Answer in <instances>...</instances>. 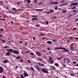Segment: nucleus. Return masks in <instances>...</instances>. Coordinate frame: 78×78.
Instances as JSON below:
<instances>
[{
    "instance_id": "nucleus-1",
    "label": "nucleus",
    "mask_w": 78,
    "mask_h": 78,
    "mask_svg": "<svg viewBox=\"0 0 78 78\" xmlns=\"http://www.w3.org/2000/svg\"><path fill=\"white\" fill-rule=\"evenodd\" d=\"M7 50H8L9 51H11V52H12L14 54H19V52L17 51V50H15L14 51L12 49H7Z\"/></svg>"
},
{
    "instance_id": "nucleus-2",
    "label": "nucleus",
    "mask_w": 78,
    "mask_h": 78,
    "mask_svg": "<svg viewBox=\"0 0 78 78\" xmlns=\"http://www.w3.org/2000/svg\"><path fill=\"white\" fill-rule=\"evenodd\" d=\"M41 71L44 73H49L47 69H46L45 68H41Z\"/></svg>"
},
{
    "instance_id": "nucleus-3",
    "label": "nucleus",
    "mask_w": 78,
    "mask_h": 78,
    "mask_svg": "<svg viewBox=\"0 0 78 78\" xmlns=\"http://www.w3.org/2000/svg\"><path fill=\"white\" fill-rule=\"evenodd\" d=\"M62 49H60V50H64L62 51L63 52H69V50H68V49H66V48H62L61 47Z\"/></svg>"
},
{
    "instance_id": "nucleus-4",
    "label": "nucleus",
    "mask_w": 78,
    "mask_h": 78,
    "mask_svg": "<svg viewBox=\"0 0 78 78\" xmlns=\"http://www.w3.org/2000/svg\"><path fill=\"white\" fill-rule=\"evenodd\" d=\"M73 45V43H72L70 44V49L71 50H73L75 49V47H74Z\"/></svg>"
},
{
    "instance_id": "nucleus-5",
    "label": "nucleus",
    "mask_w": 78,
    "mask_h": 78,
    "mask_svg": "<svg viewBox=\"0 0 78 78\" xmlns=\"http://www.w3.org/2000/svg\"><path fill=\"white\" fill-rule=\"evenodd\" d=\"M35 68L37 69V70L39 72H41V68L37 66H35Z\"/></svg>"
},
{
    "instance_id": "nucleus-6",
    "label": "nucleus",
    "mask_w": 78,
    "mask_h": 78,
    "mask_svg": "<svg viewBox=\"0 0 78 78\" xmlns=\"http://www.w3.org/2000/svg\"><path fill=\"white\" fill-rule=\"evenodd\" d=\"M49 62H51V64L54 63V61L53 60V58L51 57H50L49 58Z\"/></svg>"
},
{
    "instance_id": "nucleus-7",
    "label": "nucleus",
    "mask_w": 78,
    "mask_h": 78,
    "mask_svg": "<svg viewBox=\"0 0 78 78\" xmlns=\"http://www.w3.org/2000/svg\"><path fill=\"white\" fill-rule=\"evenodd\" d=\"M36 55H37V56H42V54H41V53L40 52L37 51L36 52Z\"/></svg>"
},
{
    "instance_id": "nucleus-8",
    "label": "nucleus",
    "mask_w": 78,
    "mask_h": 78,
    "mask_svg": "<svg viewBox=\"0 0 78 78\" xmlns=\"http://www.w3.org/2000/svg\"><path fill=\"white\" fill-rule=\"evenodd\" d=\"M4 70V69L2 66H0V73H2L3 72Z\"/></svg>"
},
{
    "instance_id": "nucleus-9",
    "label": "nucleus",
    "mask_w": 78,
    "mask_h": 78,
    "mask_svg": "<svg viewBox=\"0 0 78 78\" xmlns=\"http://www.w3.org/2000/svg\"><path fill=\"white\" fill-rule=\"evenodd\" d=\"M78 5V2H74L73 3H71L70 4V5H71V6H73V5H75L76 6Z\"/></svg>"
},
{
    "instance_id": "nucleus-10",
    "label": "nucleus",
    "mask_w": 78,
    "mask_h": 78,
    "mask_svg": "<svg viewBox=\"0 0 78 78\" xmlns=\"http://www.w3.org/2000/svg\"><path fill=\"white\" fill-rule=\"evenodd\" d=\"M23 74L24 75V77H26L28 76V73H27V72L24 73Z\"/></svg>"
},
{
    "instance_id": "nucleus-11",
    "label": "nucleus",
    "mask_w": 78,
    "mask_h": 78,
    "mask_svg": "<svg viewBox=\"0 0 78 78\" xmlns=\"http://www.w3.org/2000/svg\"><path fill=\"white\" fill-rule=\"evenodd\" d=\"M67 4V3H65L62 4H61L59 6H64V5H66Z\"/></svg>"
},
{
    "instance_id": "nucleus-12",
    "label": "nucleus",
    "mask_w": 78,
    "mask_h": 78,
    "mask_svg": "<svg viewBox=\"0 0 78 78\" xmlns=\"http://www.w3.org/2000/svg\"><path fill=\"white\" fill-rule=\"evenodd\" d=\"M47 44H49L50 45H51V44H52V41H47Z\"/></svg>"
},
{
    "instance_id": "nucleus-13",
    "label": "nucleus",
    "mask_w": 78,
    "mask_h": 78,
    "mask_svg": "<svg viewBox=\"0 0 78 78\" xmlns=\"http://www.w3.org/2000/svg\"><path fill=\"white\" fill-rule=\"evenodd\" d=\"M3 62L4 63H5L7 62H9V61L8 60L6 59L4 60Z\"/></svg>"
},
{
    "instance_id": "nucleus-14",
    "label": "nucleus",
    "mask_w": 78,
    "mask_h": 78,
    "mask_svg": "<svg viewBox=\"0 0 78 78\" xmlns=\"http://www.w3.org/2000/svg\"><path fill=\"white\" fill-rule=\"evenodd\" d=\"M35 10H36L37 11H43L44 10V9H35Z\"/></svg>"
},
{
    "instance_id": "nucleus-15",
    "label": "nucleus",
    "mask_w": 78,
    "mask_h": 78,
    "mask_svg": "<svg viewBox=\"0 0 78 78\" xmlns=\"http://www.w3.org/2000/svg\"><path fill=\"white\" fill-rule=\"evenodd\" d=\"M40 35L41 36H44L45 35L42 32L40 33Z\"/></svg>"
},
{
    "instance_id": "nucleus-16",
    "label": "nucleus",
    "mask_w": 78,
    "mask_h": 78,
    "mask_svg": "<svg viewBox=\"0 0 78 78\" xmlns=\"http://www.w3.org/2000/svg\"><path fill=\"white\" fill-rule=\"evenodd\" d=\"M68 59L65 58L63 59L64 61L63 62L64 63H66V62L67 63V61L68 60H67Z\"/></svg>"
},
{
    "instance_id": "nucleus-17",
    "label": "nucleus",
    "mask_w": 78,
    "mask_h": 78,
    "mask_svg": "<svg viewBox=\"0 0 78 78\" xmlns=\"http://www.w3.org/2000/svg\"><path fill=\"white\" fill-rule=\"evenodd\" d=\"M58 49L59 50H61V49H62V48H61V47H60L58 48H57L56 47L55 48V50H58Z\"/></svg>"
},
{
    "instance_id": "nucleus-18",
    "label": "nucleus",
    "mask_w": 78,
    "mask_h": 78,
    "mask_svg": "<svg viewBox=\"0 0 78 78\" xmlns=\"http://www.w3.org/2000/svg\"><path fill=\"white\" fill-rule=\"evenodd\" d=\"M32 20H38V18H33Z\"/></svg>"
},
{
    "instance_id": "nucleus-19",
    "label": "nucleus",
    "mask_w": 78,
    "mask_h": 78,
    "mask_svg": "<svg viewBox=\"0 0 78 78\" xmlns=\"http://www.w3.org/2000/svg\"><path fill=\"white\" fill-rule=\"evenodd\" d=\"M65 2V1L64 0H62V1H60L59 2L60 3H63Z\"/></svg>"
},
{
    "instance_id": "nucleus-20",
    "label": "nucleus",
    "mask_w": 78,
    "mask_h": 78,
    "mask_svg": "<svg viewBox=\"0 0 78 78\" xmlns=\"http://www.w3.org/2000/svg\"><path fill=\"white\" fill-rule=\"evenodd\" d=\"M38 64L40 66H44V64L41 63V62H38Z\"/></svg>"
},
{
    "instance_id": "nucleus-21",
    "label": "nucleus",
    "mask_w": 78,
    "mask_h": 78,
    "mask_svg": "<svg viewBox=\"0 0 78 78\" xmlns=\"http://www.w3.org/2000/svg\"><path fill=\"white\" fill-rule=\"evenodd\" d=\"M10 55H11V54H10V52H9V51L7 52L6 53V55L7 56H10Z\"/></svg>"
},
{
    "instance_id": "nucleus-22",
    "label": "nucleus",
    "mask_w": 78,
    "mask_h": 78,
    "mask_svg": "<svg viewBox=\"0 0 78 78\" xmlns=\"http://www.w3.org/2000/svg\"><path fill=\"white\" fill-rule=\"evenodd\" d=\"M12 10H13V11H15V12H17V10H16V8H12Z\"/></svg>"
},
{
    "instance_id": "nucleus-23",
    "label": "nucleus",
    "mask_w": 78,
    "mask_h": 78,
    "mask_svg": "<svg viewBox=\"0 0 78 78\" xmlns=\"http://www.w3.org/2000/svg\"><path fill=\"white\" fill-rule=\"evenodd\" d=\"M30 69L32 70V71H33V72H34V68L33 67H30Z\"/></svg>"
},
{
    "instance_id": "nucleus-24",
    "label": "nucleus",
    "mask_w": 78,
    "mask_h": 78,
    "mask_svg": "<svg viewBox=\"0 0 78 78\" xmlns=\"http://www.w3.org/2000/svg\"><path fill=\"white\" fill-rule=\"evenodd\" d=\"M50 13H52V12H54V10H50Z\"/></svg>"
},
{
    "instance_id": "nucleus-25",
    "label": "nucleus",
    "mask_w": 78,
    "mask_h": 78,
    "mask_svg": "<svg viewBox=\"0 0 78 78\" xmlns=\"http://www.w3.org/2000/svg\"><path fill=\"white\" fill-rule=\"evenodd\" d=\"M73 13H76L77 12V11L76 10H73Z\"/></svg>"
},
{
    "instance_id": "nucleus-26",
    "label": "nucleus",
    "mask_w": 78,
    "mask_h": 78,
    "mask_svg": "<svg viewBox=\"0 0 78 78\" xmlns=\"http://www.w3.org/2000/svg\"><path fill=\"white\" fill-rule=\"evenodd\" d=\"M54 65L55 66H59V65L57 63H55Z\"/></svg>"
},
{
    "instance_id": "nucleus-27",
    "label": "nucleus",
    "mask_w": 78,
    "mask_h": 78,
    "mask_svg": "<svg viewBox=\"0 0 78 78\" xmlns=\"http://www.w3.org/2000/svg\"><path fill=\"white\" fill-rule=\"evenodd\" d=\"M50 3L51 5H54V2H51V1H50Z\"/></svg>"
},
{
    "instance_id": "nucleus-28",
    "label": "nucleus",
    "mask_w": 78,
    "mask_h": 78,
    "mask_svg": "<svg viewBox=\"0 0 78 78\" xmlns=\"http://www.w3.org/2000/svg\"><path fill=\"white\" fill-rule=\"evenodd\" d=\"M67 63H69V62H70V59H69L67 60Z\"/></svg>"
},
{
    "instance_id": "nucleus-29",
    "label": "nucleus",
    "mask_w": 78,
    "mask_h": 78,
    "mask_svg": "<svg viewBox=\"0 0 78 78\" xmlns=\"http://www.w3.org/2000/svg\"><path fill=\"white\" fill-rule=\"evenodd\" d=\"M74 39V38L72 37H69V40H70V39Z\"/></svg>"
},
{
    "instance_id": "nucleus-30",
    "label": "nucleus",
    "mask_w": 78,
    "mask_h": 78,
    "mask_svg": "<svg viewBox=\"0 0 78 78\" xmlns=\"http://www.w3.org/2000/svg\"><path fill=\"white\" fill-rule=\"evenodd\" d=\"M21 78H24V76L23 74H21Z\"/></svg>"
},
{
    "instance_id": "nucleus-31",
    "label": "nucleus",
    "mask_w": 78,
    "mask_h": 78,
    "mask_svg": "<svg viewBox=\"0 0 78 78\" xmlns=\"http://www.w3.org/2000/svg\"><path fill=\"white\" fill-rule=\"evenodd\" d=\"M32 17H37V16H34V15H32Z\"/></svg>"
},
{
    "instance_id": "nucleus-32",
    "label": "nucleus",
    "mask_w": 78,
    "mask_h": 78,
    "mask_svg": "<svg viewBox=\"0 0 78 78\" xmlns=\"http://www.w3.org/2000/svg\"><path fill=\"white\" fill-rule=\"evenodd\" d=\"M16 59H20V57L17 56L16 57Z\"/></svg>"
},
{
    "instance_id": "nucleus-33",
    "label": "nucleus",
    "mask_w": 78,
    "mask_h": 78,
    "mask_svg": "<svg viewBox=\"0 0 78 78\" xmlns=\"http://www.w3.org/2000/svg\"><path fill=\"white\" fill-rule=\"evenodd\" d=\"M64 13H66V12H67V10H64L62 11Z\"/></svg>"
},
{
    "instance_id": "nucleus-34",
    "label": "nucleus",
    "mask_w": 78,
    "mask_h": 78,
    "mask_svg": "<svg viewBox=\"0 0 78 78\" xmlns=\"http://www.w3.org/2000/svg\"><path fill=\"white\" fill-rule=\"evenodd\" d=\"M30 3V0H28L27 1V3L29 4Z\"/></svg>"
},
{
    "instance_id": "nucleus-35",
    "label": "nucleus",
    "mask_w": 78,
    "mask_h": 78,
    "mask_svg": "<svg viewBox=\"0 0 78 78\" xmlns=\"http://www.w3.org/2000/svg\"><path fill=\"white\" fill-rule=\"evenodd\" d=\"M55 10H57L58 9V6H56L55 8Z\"/></svg>"
},
{
    "instance_id": "nucleus-36",
    "label": "nucleus",
    "mask_w": 78,
    "mask_h": 78,
    "mask_svg": "<svg viewBox=\"0 0 78 78\" xmlns=\"http://www.w3.org/2000/svg\"><path fill=\"white\" fill-rule=\"evenodd\" d=\"M9 47V46H7L5 47H4L3 48H7V47Z\"/></svg>"
},
{
    "instance_id": "nucleus-37",
    "label": "nucleus",
    "mask_w": 78,
    "mask_h": 78,
    "mask_svg": "<svg viewBox=\"0 0 78 78\" xmlns=\"http://www.w3.org/2000/svg\"><path fill=\"white\" fill-rule=\"evenodd\" d=\"M76 8V6H74L73 8H72V9H75Z\"/></svg>"
},
{
    "instance_id": "nucleus-38",
    "label": "nucleus",
    "mask_w": 78,
    "mask_h": 78,
    "mask_svg": "<svg viewBox=\"0 0 78 78\" xmlns=\"http://www.w3.org/2000/svg\"><path fill=\"white\" fill-rule=\"evenodd\" d=\"M30 55H32V56H33V55H34V54L32 53H30Z\"/></svg>"
},
{
    "instance_id": "nucleus-39",
    "label": "nucleus",
    "mask_w": 78,
    "mask_h": 78,
    "mask_svg": "<svg viewBox=\"0 0 78 78\" xmlns=\"http://www.w3.org/2000/svg\"><path fill=\"white\" fill-rule=\"evenodd\" d=\"M59 3V2H54V4H58Z\"/></svg>"
},
{
    "instance_id": "nucleus-40",
    "label": "nucleus",
    "mask_w": 78,
    "mask_h": 78,
    "mask_svg": "<svg viewBox=\"0 0 78 78\" xmlns=\"http://www.w3.org/2000/svg\"><path fill=\"white\" fill-rule=\"evenodd\" d=\"M52 41H57V40H56V39H54V40H52Z\"/></svg>"
},
{
    "instance_id": "nucleus-41",
    "label": "nucleus",
    "mask_w": 78,
    "mask_h": 78,
    "mask_svg": "<svg viewBox=\"0 0 78 78\" xmlns=\"http://www.w3.org/2000/svg\"><path fill=\"white\" fill-rule=\"evenodd\" d=\"M20 3H21V2H19L17 3V5H19V4H20Z\"/></svg>"
},
{
    "instance_id": "nucleus-42",
    "label": "nucleus",
    "mask_w": 78,
    "mask_h": 78,
    "mask_svg": "<svg viewBox=\"0 0 78 78\" xmlns=\"http://www.w3.org/2000/svg\"><path fill=\"white\" fill-rule=\"evenodd\" d=\"M1 20H2V21H5V20H6L5 19H1Z\"/></svg>"
},
{
    "instance_id": "nucleus-43",
    "label": "nucleus",
    "mask_w": 78,
    "mask_h": 78,
    "mask_svg": "<svg viewBox=\"0 0 78 78\" xmlns=\"http://www.w3.org/2000/svg\"><path fill=\"white\" fill-rule=\"evenodd\" d=\"M0 37H3V35L0 34Z\"/></svg>"
},
{
    "instance_id": "nucleus-44",
    "label": "nucleus",
    "mask_w": 78,
    "mask_h": 78,
    "mask_svg": "<svg viewBox=\"0 0 78 78\" xmlns=\"http://www.w3.org/2000/svg\"><path fill=\"white\" fill-rule=\"evenodd\" d=\"M2 42H3L4 43H5V40H2Z\"/></svg>"
},
{
    "instance_id": "nucleus-45",
    "label": "nucleus",
    "mask_w": 78,
    "mask_h": 78,
    "mask_svg": "<svg viewBox=\"0 0 78 78\" xmlns=\"http://www.w3.org/2000/svg\"><path fill=\"white\" fill-rule=\"evenodd\" d=\"M73 63L74 64H76V62H73Z\"/></svg>"
},
{
    "instance_id": "nucleus-46",
    "label": "nucleus",
    "mask_w": 78,
    "mask_h": 78,
    "mask_svg": "<svg viewBox=\"0 0 78 78\" xmlns=\"http://www.w3.org/2000/svg\"><path fill=\"white\" fill-rule=\"evenodd\" d=\"M3 31V29L1 28V31Z\"/></svg>"
},
{
    "instance_id": "nucleus-47",
    "label": "nucleus",
    "mask_w": 78,
    "mask_h": 78,
    "mask_svg": "<svg viewBox=\"0 0 78 78\" xmlns=\"http://www.w3.org/2000/svg\"><path fill=\"white\" fill-rule=\"evenodd\" d=\"M25 46H28V44H27V42H25Z\"/></svg>"
},
{
    "instance_id": "nucleus-48",
    "label": "nucleus",
    "mask_w": 78,
    "mask_h": 78,
    "mask_svg": "<svg viewBox=\"0 0 78 78\" xmlns=\"http://www.w3.org/2000/svg\"><path fill=\"white\" fill-rule=\"evenodd\" d=\"M56 68H55V67H52V69L54 70H55V69Z\"/></svg>"
},
{
    "instance_id": "nucleus-49",
    "label": "nucleus",
    "mask_w": 78,
    "mask_h": 78,
    "mask_svg": "<svg viewBox=\"0 0 78 78\" xmlns=\"http://www.w3.org/2000/svg\"><path fill=\"white\" fill-rule=\"evenodd\" d=\"M0 3L1 4H3V1H0Z\"/></svg>"
},
{
    "instance_id": "nucleus-50",
    "label": "nucleus",
    "mask_w": 78,
    "mask_h": 78,
    "mask_svg": "<svg viewBox=\"0 0 78 78\" xmlns=\"http://www.w3.org/2000/svg\"><path fill=\"white\" fill-rule=\"evenodd\" d=\"M26 69H28V70H30V68H29L28 67H26Z\"/></svg>"
},
{
    "instance_id": "nucleus-51",
    "label": "nucleus",
    "mask_w": 78,
    "mask_h": 78,
    "mask_svg": "<svg viewBox=\"0 0 78 78\" xmlns=\"http://www.w3.org/2000/svg\"><path fill=\"white\" fill-rule=\"evenodd\" d=\"M75 14L73 15H70L69 16V17H72V16H75Z\"/></svg>"
},
{
    "instance_id": "nucleus-52",
    "label": "nucleus",
    "mask_w": 78,
    "mask_h": 78,
    "mask_svg": "<svg viewBox=\"0 0 78 78\" xmlns=\"http://www.w3.org/2000/svg\"><path fill=\"white\" fill-rule=\"evenodd\" d=\"M46 25H48V21H46Z\"/></svg>"
},
{
    "instance_id": "nucleus-53",
    "label": "nucleus",
    "mask_w": 78,
    "mask_h": 78,
    "mask_svg": "<svg viewBox=\"0 0 78 78\" xmlns=\"http://www.w3.org/2000/svg\"><path fill=\"white\" fill-rule=\"evenodd\" d=\"M50 48H48L47 49V50H50Z\"/></svg>"
},
{
    "instance_id": "nucleus-54",
    "label": "nucleus",
    "mask_w": 78,
    "mask_h": 78,
    "mask_svg": "<svg viewBox=\"0 0 78 78\" xmlns=\"http://www.w3.org/2000/svg\"><path fill=\"white\" fill-rule=\"evenodd\" d=\"M50 12H46V14H50Z\"/></svg>"
},
{
    "instance_id": "nucleus-55",
    "label": "nucleus",
    "mask_w": 78,
    "mask_h": 78,
    "mask_svg": "<svg viewBox=\"0 0 78 78\" xmlns=\"http://www.w3.org/2000/svg\"><path fill=\"white\" fill-rule=\"evenodd\" d=\"M75 39H76V40H78V37H75Z\"/></svg>"
},
{
    "instance_id": "nucleus-56",
    "label": "nucleus",
    "mask_w": 78,
    "mask_h": 78,
    "mask_svg": "<svg viewBox=\"0 0 78 78\" xmlns=\"http://www.w3.org/2000/svg\"><path fill=\"white\" fill-rule=\"evenodd\" d=\"M3 78H6V77L4 75H3Z\"/></svg>"
},
{
    "instance_id": "nucleus-57",
    "label": "nucleus",
    "mask_w": 78,
    "mask_h": 78,
    "mask_svg": "<svg viewBox=\"0 0 78 78\" xmlns=\"http://www.w3.org/2000/svg\"><path fill=\"white\" fill-rule=\"evenodd\" d=\"M70 75L71 76H73V75H74V74L71 73Z\"/></svg>"
},
{
    "instance_id": "nucleus-58",
    "label": "nucleus",
    "mask_w": 78,
    "mask_h": 78,
    "mask_svg": "<svg viewBox=\"0 0 78 78\" xmlns=\"http://www.w3.org/2000/svg\"><path fill=\"white\" fill-rule=\"evenodd\" d=\"M34 2H35L36 3H37V1L36 0H35L34 1Z\"/></svg>"
},
{
    "instance_id": "nucleus-59",
    "label": "nucleus",
    "mask_w": 78,
    "mask_h": 78,
    "mask_svg": "<svg viewBox=\"0 0 78 78\" xmlns=\"http://www.w3.org/2000/svg\"><path fill=\"white\" fill-rule=\"evenodd\" d=\"M77 20H78V19H76L75 20V22H76L77 21Z\"/></svg>"
},
{
    "instance_id": "nucleus-60",
    "label": "nucleus",
    "mask_w": 78,
    "mask_h": 78,
    "mask_svg": "<svg viewBox=\"0 0 78 78\" xmlns=\"http://www.w3.org/2000/svg\"><path fill=\"white\" fill-rule=\"evenodd\" d=\"M43 3H42V2H39V3H38V4L39 5H41L42 4H43Z\"/></svg>"
},
{
    "instance_id": "nucleus-61",
    "label": "nucleus",
    "mask_w": 78,
    "mask_h": 78,
    "mask_svg": "<svg viewBox=\"0 0 78 78\" xmlns=\"http://www.w3.org/2000/svg\"><path fill=\"white\" fill-rule=\"evenodd\" d=\"M76 27H74L73 28V31H74V30H76Z\"/></svg>"
},
{
    "instance_id": "nucleus-62",
    "label": "nucleus",
    "mask_w": 78,
    "mask_h": 78,
    "mask_svg": "<svg viewBox=\"0 0 78 78\" xmlns=\"http://www.w3.org/2000/svg\"><path fill=\"white\" fill-rule=\"evenodd\" d=\"M20 61L21 62H23V59H21L20 60Z\"/></svg>"
},
{
    "instance_id": "nucleus-63",
    "label": "nucleus",
    "mask_w": 78,
    "mask_h": 78,
    "mask_svg": "<svg viewBox=\"0 0 78 78\" xmlns=\"http://www.w3.org/2000/svg\"><path fill=\"white\" fill-rule=\"evenodd\" d=\"M18 66H15L16 69H17V68H18Z\"/></svg>"
},
{
    "instance_id": "nucleus-64",
    "label": "nucleus",
    "mask_w": 78,
    "mask_h": 78,
    "mask_svg": "<svg viewBox=\"0 0 78 78\" xmlns=\"http://www.w3.org/2000/svg\"><path fill=\"white\" fill-rule=\"evenodd\" d=\"M19 43H21L22 44V43H23V42L22 41H20L19 42Z\"/></svg>"
}]
</instances>
